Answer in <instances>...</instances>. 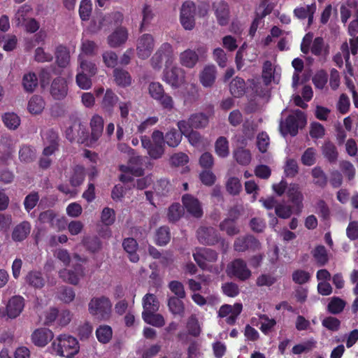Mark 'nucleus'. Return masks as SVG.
<instances>
[{"label":"nucleus","instance_id":"cd10ccee","mask_svg":"<svg viewBox=\"0 0 358 358\" xmlns=\"http://www.w3.org/2000/svg\"><path fill=\"white\" fill-rule=\"evenodd\" d=\"M85 178V169L83 166L76 165L72 168L69 182L73 187L81 185Z\"/></svg>","mask_w":358,"mask_h":358},{"label":"nucleus","instance_id":"0eeeda50","mask_svg":"<svg viewBox=\"0 0 358 358\" xmlns=\"http://www.w3.org/2000/svg\"><path fill=\"white\" fill-rule=\"evenodd\" d=\"M24 306V299L20 296H14L8 300L6 308L0 309V317L6 320L15 319L20 315Z\"/></svg>","mask_w":358,"mask_h":358},{"label":"nucleus","instance_id":"4468645a","mask_svg":"<svg viewBox=\"0 0 358 358\" xmlns=\"http://www.w3.org/2000/svg\"><path fill=\"white\" fill-rule=\"evenodd\" d=\"M217 23L220 26H226L229 22L230 10L228 3L223 0L215 1L212 5Z\"/></svg>","mask_w":358,"mask_h":358},{"label":"nucleus","instance_id":"72a5a7b5","mask_svg":"<svg viewBox=\"0 0 358 358\" xmlns=\"http://www.w3.org/2000/svg\"><path fill=\"white\" fill-rule=\"evenodd\" d=\"M90 126L92 129L91 137L96 141L101 136L103 129V119L101 116L95 115L92 117Z\"/></svg>","mask_w":358,"mask_h":358},{"label":"nucleus","instance_id":"f03ea898","mask_svg":"<svg viewBox=\"0 0 358 358\" xmlns=\"http://www.w3.org/2000/svg\"><path fill=\"white\" fill-rule=\"evenodd\" d=\"M196 236L200 243L208 245L220 244L222 251L227 252L229 244L222 238L218 231L212 227H201L196 231Z\"/></svg>","mask_w":358,"mask_h":358},{"label":"nucleus","instance_id":"c03bdc74","mask_svg":"<svg viewBox=\"0 0 358 358\" xmlns=\"http://www.w3.org/2000/svg\"><path fill=\"white\" fill-rule=\"evenodd\" d=\"M2 121L4 125L10 130H15L20 124V118L15 113H5L2 115Z\"/></svg>","mask_w":358,"mask_h":358},{"label":"nucleus","instance_id":"4be33fe9","mask_svg":"<svg viewBox=\"0 0 358 358\" xmlns=\"http://www.w3.org/2000/svg\"><path fill=\"white\" fill-rule=\"evenodd\" d=\"M127 38V30L124 27H120L108 36V43L111 48H117L124 44Z\"/></svg>","mask_w":358,"mask_h":358},{"label":"nucleus","instance_id":"13d9d810","mask_svg":"<svg viewBox=\"0 0 358 358\" xmlns=\"http://www.w3.org/2000/svg\"><path fill=\"white\" fill-rule=\"evenodd\" d=\"M192 126L195 129L205 127L208 123V118L204 113H196L189 117Z\"/></svg>","mask_w":358,"mask_h":358},{"label":"nucleus","instance_id":"bf43d9fd","mask_svg":"<svg viewBox=\"0 0 358 358\" xmlns=\"http://www.w3.org/2000/svg\"><path fill=\"white\" fill-rule=\"evenodd\" d=\"M316 341L314 339H310L302 343L297 344L292 348V352L294 355H300L303 352L310 351L315 347Z\"/></svg>","mask_w":358,"mask_h":358},{"label":"nucleus","instance_id":"de8ad7c7","mask_svg":"<svg viewBox=\"0 0 358 358\" xmlns=\"http://www.w3.org/2000/svg\"><path fill=\"white\" fill-rule=\"evenodd\" d=\"M96 336L101 343H108L113 337L112 328L108 325H101L96 330Z\"/></svg>","mask_w":358,"mask_h":358},{"label":"nucleus","instance_id":"2f4dec72","mask_svg":"<svg viewBox=\"0 0 358 358\" xmlns=\"http://www.w3.org/2000/svg\"><path fill=\"white\" fill-rule=\"evenodd\" d=\"M36 158V150L31 145H22L19 150V159L21 162L29 164Z\"/></svg>","mask_w":358,"mask_h":358},{"label":"nucleus","instance_id":"49530a36","mask_svg":"<svg viewBox=\"0 0 358 358\" xmlns=\"http://www.w3.org/2000/svg\"><path fill=\"white\" fill-rule=\"evenodd\" d=\"M26 279L27 282L35 289H41L45 285V280L40 271H30Z\"/></svg>","mask_w":358,"mask_h":358},{"label":"nucleus","instance_id":"b1692460","mask_svg":"<svg viewBox=\"0 0 358 358\" xmlns=\"http://www.w3.org/2000/svg\"><path fill=\"white\" fill-rule=\"evenodd\" d=\"M287 195L289 200L296 207L298 213H300L302 208L303 195L299 190L298 184H290L287 188Z\"/></svg>","mask_w":358,"mask_h":358},{"label":"nucleus","instance_id":"603ef678","mask_svg":"<svg viewBox=\"0 0 358 358\" xmlns=\"http://www.w3.org/2000/svg\"><path fill=\"white\" fill-rule=\"evenodd\" d=\"M216 154L222 158L227 157L229 154V142L224 136L219 137L215 143Z\"/></svg>","mask_w":358,"mask_h":358},{"label":"nucleus","instance_id":"052dcab7","mask_svg":"<svg viewBox=\"0 0 358 358\" xmlns=\"http://www.w3.org/2000/svg\"><path fill=\"white\" fill-rule=\"evenodd\" d=\"M226 188L230 194L238 195L242 189V185L238 178L231 177L228 179Z\"/></svg>","mask_w":358,"mask_h":358},{"label":"nucleus","instance_id":"e433bc0d","mask_svg":"<svg viewBox=\"0 0 358 358\" xmlns=\"http://www.w3.org/2000/svg\"><path fill=\"white\" fill-rule=\"evenodd\" d=\"M312 255L318 266H324L329 262L327 251L324 245L316 246L312 251Z\"/></svg>","mask_w":358,"mask_h":358},{"label":"nucleus","instance_id":"a878e982","mask_svg":"<svg viewBox=\"0 0 358 358\" xmlns=\"http://www.w3.org/2000/svg\"><path fill=\"white\" fill-rule=\"evenodd\" d=\"M114 80L117 86L127 87L131 84V76L129 73L121 68H115L113 70Z\"/></svg>","mask_w":358,"mask_h":358},{"label":"nucleus","instance_id":"f257e3e1","mask_svg":"<svg viewBox=\"0 0 358 358\" xmlns=\"http://www.w3.org/2000/svg\"><path fill=\"white\" fill-rule=\"evenodd\" d=\"M51 352L66 358H72L80 350L78 340L72 336L60 334L52 341Z\"/></svg>","mask_w":358,"mask_h":358},{"label":"nucleus","instance_id":"5701e85b","mask_svg":"<svg viewBox=\"0 0 358 358\" xmlns=\"http://www.w3.org/2000/svg\"><path fill=\"white\" fill-rule=\"evenodd\" d=\"M31 224L28 221H23L17 224L12 232V239L15 242H22L25 240L30 234Z\"/></svg>","mask_w":358,"mask_h":358},{"label":"nucleus","instance_id":"e2e57ef3","mask_svg":"<svg viewBox=\"0 0 358 358\" xmlns=\"http://www.w3.org/2000/svg\"><path fill=\"white\" fill-rule=\"evenodd\" d=\"M101 221L106 226L112 225L115 221V213L113 208L106 207L101 215Z\"/></svg>","mask_w":358,"mask_h":358},{"label":"nucleus","instance_id":"a211bd4d","mask_svg":"<svg viewBox=\"0 0 358 358\" xmlns=\"http://www.w3.org/2000/svg\"><path fill=\"white\" fill-rule=\"evenodd\" d=\"M242 310V304L235 303L234 306L223 305L220 307L218 315L220 317H226L229 324H234Z\"/></svg>","mask_w":358,"mask_h":358},{"label":"nucleus","instance_id":"58836bf2","mask_svg":"<svg viewBox=\"0 0 358 358\" xmlns=\"http://www.w3.org/2000/svg\"><path fill=\"white\" fill-rule=\"evenodd\" d=\"M38 85V79L35 73L29 72L24 75L22 85L27 92H33Z\"/></svg>","mask_w":358,"mask_h":358},{"label":"nucleus","instance_id":"a18cd8bd","mask_svg":"<svg viewBox=\"0 0 358 358\" xmlns=\"http://www.w3.org/2000/svg\"><path fill=\"white\" fill-rule=\"evenodd\" d=\"M155 312L143 313L142 317L143 320L154 327H162L165 324V320L162 315L155 314Z\"/></svg>","mask_w":358,"mask_h":358},{"label":"nucleus","instance_id":"dca6fc26","mask_svg":"<svg viewBox=\"0 0 358 358\" xmlns=\"http://www.w3.org/2000/svg\"><path fill=\"white\" fill-rule=\"evenodd\" d=\"M141 145L147 150L148 155L153 159H158L164 153V145L152 143L151 138L148 136L141 137Z\"/></svg>","mask_w":358,"mask_h":358},{"label":"nucleus","instance_id":"6e6d98bb","mask_svg":"<svg viewBox=\"0 0 358 358\" xmlns=\"http://www.w3.org/2000/svg\"><path fill=\"white\" fill-rule=\"evenodd\" d=\"M234 158L239 164L246 166L251 161V154L248 150L238 148L234 152Z\"/></svg>","mask_w":358,"mask_h":358},{"label":"nucleus","instance_id":"2eb2a0df","mask_svg":"<svg viewBox=\"0 0 358 358\" xmlns=\"http://www.w3.org/2000/svg\"><path fill=\"white\" fill-rule=\"evenodd\" d=\"M68 84L64 78L58 76L55 78L50 87V93L55 100L64 99L68 94Z\"/></svg>","mask_w":358,"mask_h":358},{"label":"nucleus","instance_id":"4d7b16f0","mask_svg":"<svg viewBox=\"0 0 358 358\" xmlns=\"http://www.w3.org/2000/svg\"><path fill=\"white\" fill-rule=\"evenodd\" d=\"M80 66L82 69V73L88 74L90 77L94 76L97 71V68L96 64L90 61L83 59L82 56H79Z\"/></svg>","mask_w":358,"mask_h":358},{"label":"nucleus","instance_id":"864d4df0","mask_svg":"<svg viewBox=\"0 0 358 358\" xmlns=\"http://www.w3.org/2000/svg\"><path fill=\"white\" fill-rule=\"evenodd\" d=\"M220 229L225 231L228 236H232L240 232L239 228L236 225V222L224 219L220 224Z\"/></svg>","mask_w":358,"mask_h":358},{"label":"nucleus","instance_id":"4c0bfd02","mask_svg":"<svg viewBox=\"0 0 358 358\" xmlns=\"http://www.w3.org/2000/svg\"><path fill=\"white\" fill-rule=\"evenodd\" d=\"M44 108L45 101L41 96L34 95L29 101L27 108L31 114H40Z\"/></svg>","mask_w":358,"mask_h":358},{"label":"nucleus","instance_id":"a19ab883","mask_svg":"<svg viewBox=\"0 0 358 358\" xmlns=\"http://www.w3.org/2000/svg\"><path fill=\"white\" fill-rule=\"evenodd\" d=\"M171 240L170 229L167 226L160 227L155 233V243L157 245L164 246Z\"/></svg>","mask_w":358,"mask_h":358},{"label":"nucleus","instance_id":"ea45409f","mask_svg":"<svg viewBox=\"0 0 358 358\" xmlns=\"http://www.w3.org/2000/svg\"><path fill=\"white\" fill-rule=\"evenodd\" d=\"M311 175L313 178V182L315 185L324 188L328 182L327 174L320 166H315L312 169Z\"/></svg>","mask_w":358,"mask_h":358},{"label":"nucleus","instance_id":"79ce46f5","mask_svg":"<svg viewBox=\"0 0 358 358\" xmlns=\"http://www.w3.org/2000/svg\"><path fill=\"white\" fill-rule=\"evenodd\" d=\"M56 62L59 67L65 68L69 62L70 55L68 49L64 45H59L55 51Z\"/></svg>","mask_w":358,"mask_h":358},{"label":"nucleus","instance_id":"f8f14e48","mask_svg":"<svg viewBox=\"0 0 358 358\" xmlns=\"http://www.w3.org/2000/svg\"><path fill=\"white\" fill-rule=\"evenodd\" d=\"M227 273L241 280H245L251 275L246 262L242 259H236L227 266Z\"/></svg>","mask_w":358,"mask_h":358},{"label":"nucleus","instance_id":"aec40b11","mask_svg":"<svg viewBox=\"0 0 358 358\" xmlns=\"http://www.w3.org/2000/svg\"><path fill=\"white\" fill-rule=\"evenodd\" d=\"M54 337L53 332L49 329L39 328L31 334L33 343L38 347L45 346Z\"/></svg>","mask_w":358,"mask_h":358},{"label":"nucleus","instance_id":"1a4fd4ad","mask_svg":"<svg viewBox=\"0 0 358 358\" xmlns=\"http://www.w3.org/2000/svg\"><path fill=\"white\" fill-rule=\"evenodd\" d=\"M217 257L218 255L215 250L208 248H198L193 254L194 261L203 270L209 269L208 263L215 262Z\"/></svg>","mask_w":358,"mask_h":358},{"label":"nucleus","instance_id":"412c9836","mask_svg":"<svg viewBox=\"0 0 358 358\" xmlns=\"http://www.w3.org/2000/svg\"><path fill=\"white\" fill-rule=\"evenodd\" d=\"M143 163V158L141 156H134L129 159L128 166L124 167V169L122 167L121 170L137 177L142 176L144 174V169L142 167Z\"/></svg>","mask_w":358,"mask_h":358},{"label":"nucleus","instance_id":"5fc2aeb1","mask_svg":"<svg viewBox=\"0 0 358 358\" xmlns=\"http://www.w3.org/2000/svg\"><path fill=\"white\" fill-rule=\"evenodd\" d=\"M92 3L90 0H82L79 6V15L83 21H87L92 14Z\"/></svg>","mask_w":358,"mask_h":358},{"label":"nucleus","instance_id":"774afa93","mask_svg":"<svg viewBox=\"0 0 358 358\" xmlns=\"http://www.w3.org/2000/svg\"><path fill=\"white\" fill-rule=\"evenodd\" d=\"M284 171L287 177H295L299 173V166L297 162L294 159H288L285 165Z\"/></svg>","mask_w":358,"mask_h":358},{"label":"nucleus","instance_id":"9d476101","mask_svg":"<svg viewBox=\"0 0 358 358\" xmlns=\"http://www.w3.org/2000/svg\"><path fill=\"white\" fill-rule=\"evenodd\" d=\"M155 47V39L152 35L144 34L137 40L136 51L140 59L148 58L153 51Z\"/></svg>","mask_w":358,"mask_h":358},{"label":"nucleus","instance_id":"680f3d73","mask_svg":"<svg viewBox=\"0 0 358 358\" xmlns=\"http://www.w3.org/2000/svg\"><path fill=\"white\" fill-rule=\"evenodd\" d=\"M183 209L180 203H173L168 210V218L170 222H176L178 221L181 215H182Z\"/></svg>","mask_w":358,"mask_h":358},{"label":"nucleus","instance_id":"bb28decb","mask_svg":"<svg viewBox=\"0 0 358 358\" xmlns=\"http://www.w3.org/2000/svg\"><path fill=\"white\" fill-rule=\"evenodd\" d=\"M350 48H349L347 42L343 43L341 45V50L343 55V58L345 60L346 66L350 65V52L353 55H355L358 52V36H352L349 40Z\"/></svg>","mask_w":358,"mask_h":358},{"label":"nucleus","instance_id":"7c9ffc66","mask_svg":"<svg viewBox=\"0 0 358 358\" xmlns=\"http://www.w3.org/2000/svg\"><path fill=\"white\" fill-rule=\"evenodd\" d=\"M199 60V56L194 50L187 49L180 55V62L182 66L189 69L194 67Z\"/></svg>","mask_w":358,"mask_h":358},{"label":"nucleus","instance_id":"6e6552de","mask_svg":"<svg viewBox=\"0 0 358 358\" xmlns=\"http://www.w3.org/2000/svg\"><path fill=\"white\" fill-rule=\"evenodd\" d=\"M195 14L196 5L193 1H187L182 3L180 9V20L185 29H193L195 26Z\"/></svg>","mask_w":358,"mask_h":358},{"label":"nucleus","instance_id":"6ab92c4d","mask_svg":"<svg viewBox=\"0 0 358 358\" xmlns=\"http://www.w3.org/2000/svg\"><path fill=\"white\" fill-rule=\"evenodd\" d=\"M182 201L187 211L196 218H199L203 215V210L199 201L192 196L186 194L182 196Z\"/></svg>","mask_w":358,"mask_h":358},{"label":"nucleus","instance_id":"c85d7f7f","mask_svg":"<svg viewBox=\"0 0 358 358\" xmlns=\"http://www.w3.org/2000/svg\"><path fill=\"white\" fill-rule=\"evenodd\" d=\"M122 247L128 253V257L132 262H137L139 260V256L136 253L138 243L134 238H127L123 240Z\"/></svg>","mask_w":358,"mask_h":358},{"label":"nucleus","instance_id":"0e129e2a","mask_svg":"<svg viewBox=\"0 0 358 358\" xmlns=\"http://www.w3.org/2000/svg\"><path fill=\"white\" fill-rule=\"evenodd\" d=\"M316 151L313 148H307L305 152L303 153L301 161V163L308 166H310L313 165L316 162Z\"/></svg>","mask_w":358,"mask_h":358},{"label":"nucleus","instance_id":"8fccbe9b","mask_svg":"<svg viewBox=\"0 0 358 358\" xmlns=\"http://www.w3.org/2000/svg\"><path fill=\"white\" fill-rule=\"evenodd\" d=\"M155 192L157 195L166 196L172 190V185L167 179L161 178L154 185Z\"/></svg>","mask_w":358,"mask_h":358},{"label":"nucleus","instance_id":"f3484780","mask_svg":"<svg viewBox=\"0 0 358 358\" xmlns=\"http://www.w3.org/2000/svg\"><path fill=\"white\" fill-rule=\"evenodd\" d=\"M184 77V71L173 66L164 71L163 80L173 88H178L183 82Z\"/></svg>","mask_w":358,"mask_h":358},{"label":"nucleus","instance_id":"7ed1b4c3","mask_svg":"<svg viewBox=\"0 0 358 358\" xmlns=\"http://www.w3.org/2000/svg\"><path fill=\"white\" fill-rule=\"evenodd\" d=\"M175 59L174 50L172 45L168 42L163 43L157 48L150 59L151 65L155 70L162 69L163 64L168 68L171 66Z\"/></svg>","mask_w":358,"mask_h":358},{"label":"nucleus","instance_id":"c9c22d12","mask_svg":"<svg viewBox=\"0 0 358 358\" xmlns=\"http://www.w3.org/2000/svg\"><path fill=\"white\" fill-rule=\"evenodd\" d=\"M324 157L331 164L335 163L338 157V152L336 145L331 141H327L322 148Z\"/></svg>","mask_w":358,"mask_h":358},{"label":"nucleus","instance_id":"37998d69","mask_svg":"<svg viewBox=\"0 0 358 358\" xmlns=\"http://www.w3.org/2000/svg\"><path fill=\"white\" fill-rule=\"evenodd\" d=\"M181 140V132L176 128L170 129L165 134V143L169 147H177L180 143Z\"/></svg>","mask_w":358,"mask_h":358},{"label":"nucleus","instance_id":"c756f323","mask_svg":"<svg viewBox=\"0 0 358 358\" xmlns=\"http://www.w3.org/2000/svg\"><path fill=\"white\" fill-rule=\"evenodd\" d=\"M59 72L55 65H50L43 68L38 75L41 87L45 89L50 84L52 75H57Z\"/></svg>","mask_w":358,"mask_h":358},{"label":"nucleus","instance_id":"ddd939ff","mask_svg":"<svg viewBox=\"0 0 358 358\" xmlns=\"http://www.w3.org/2000/svg\"><path fill=\"white\" fill-rule=\"evenodd\" d=\"M84 267L80 263H77L73 266V269L64 268L59 273V277L63 281L77 285L80 278L84 275Z\"/></svg>","mask_w":358,"mask_h":358},{"label":"nucleus","instance_id":"3c124183","mask_svg":"<svg viewBox=\"0 0 358 358\" xmlns=\"http://www.w3.org/2000/svg\"><path fill=\"white\" fill-rule=\"evenodd\" d=\"M38 219L42 223H47L50 227L55 228L57 224L62 221L57 217L55 213L52 210H48L40 213Z\"/></svg>","mask_w":358,"mask_h":358},{"label":"nucleus","instance_id":"39448f33","mask_svg":"<svg viewBox=\"0 0 358 358\" xmlns=\"http://www.w3.org/2000/svg\"><path fill=\"white\" fill-rule=\"evenodd\" d=\"M150 96L162 106L163 109L171 111L174 108V101L171 96L166 93L163 85L159 82H152L148 85Z\"/></svg>","mask_w":358,"mask_h":358},{"label":"nucleus","instance_id":"f704fd0d","mask_svg":"<svg viewBox=\"0 0 358 358\" xmlns=\"http://www.w3.org/2000/svg\"><path fill=\"white\" fill-rule=\"evenodd\" d=\"M216 70L215 66H206L200 75V82L204 87H210L215 80Z\"/></svg>","mask_w":358,"mask_h":358},{"label":"nucleus","instance_id":"69168bd1","mask_svg":"<svg viewBox=\"0 0 358 358\" xmlns=\"http://www.w3.org/2000/svg\"><path fill=\"white\" fill-rule=\"evenodd\" d=\"M312 80L316 88L322 90L328 81V75L324 70L319 71L313 76Z\"/></svg>","mask_w":358,"mask_h":358},{"label":"nucleus","instance_id":"09e8293b","mask_svg":"<svg viewBox=\"0 0 358 358\" xmlns=\"http://www.w3.org/2000/svg\"><path fill=\"white\" fill-rule=\"evenodd\" d=\"M143 312H156L159 309V302L153 294L148 293L143 300Z\"/></svg>","mask_w":358,"mask_h":358},{"label":"nucleus","instance_id":"20e7f679","mask_svg":"<svg viewBox=\"0 0 358 358\" xmlns=\"http://www.w3.org/2000/svg\"><path fill=\"white\" fill-rule=\"evenodd\" d=\"M306 124L305 113L297 109L293 114L289 115L285 122H280V130L284 134H290L292 136L297 135L299 129L303 128Z\"/></svg>","mask_w":358,"mask_h":358},{"label":"nucleus","instance_id":"9b49d317","mask_svg":"<svg viewBox=\"0 0 358 358\" xmlns=\"http://www.w3.org/2000/svg\"><path fill=\"white\" fill-rule=\"evenodd\" d=\"M259 248V240L250 234L236 238L234 243V249L238 252H244L247 250L255 251Z\"/></svg>","mask_w":358,"mask_h":358},{"label":"nucleus","instance_id":"473e14b6","mask_svg":"<svg viewBox=\"0 0 358 358\" xmlns=\"http://www.w3.org/2000/svg\"><path fill=\"white\" fill-rule=\"evenodd\" d=\"M229 90L233 96L236 98L243 96L246 90L245 80L241 78L236 77L230 83Z\"/></svg>","mask_w":358,"mask_h":358},{"label":"nucleus","instance_id":"393cba45","mask_svg":"<svg viewBox=\"0 0 358 358\" xmlns=\"http://www.w3.org/2000/svg\"><path fill=\"white\" fill-rule=\"evenodd\" d=\"M118 100L119 97L111 89L108 88L101 101V107L106 112L111 114Z\"/></svg>","mask_w":358,"mask_h":358},{"label":"nucleus","instance_id":"423d86ee","mask_svg":"<svg viewBox=\"0 0 358 358\" xmlns=\"http://www.w3.org/2000/svg\"><path fill=\"white\" fill-rule=\"evenodd\" d=\"M112 303L105 297L92 299L89 303L90 313L101 320H107L111 313Z\"/></svg>","mask_w":358,"mask_h":358},{"label":"nucleus","instance_id":"338daca9","mask_svg":"<svg viewBox=\"0 0 358 358\" xmlns=\"http://www.w3.org/2000/svg\"><path fill=\"white\" fill-rule=\"evenodd\" d=\"M39 194L37 192H32L29 194L24 200V209L29 213L38 203Z\"/></svg>","mask_w":358,"mask_h":358}]
</instances>
